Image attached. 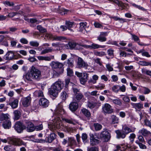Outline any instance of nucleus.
Returning a JSON list of instances; mask_svg holds the SVG:
<instances>
[{"label":"nucleus","mask_w":151,"mask_h":151,"mask_svg":"<svg viewBox=\"0 0 151 151\" xmlns=\"http://www.w3.org/2000/svg\"><path fill=\"white\" fill-rule=\"evenodd\" d=\"M13 114L14 115V119L17 120L19 119L21 115V113L20 111L18 110H14L13 112Z\"/></svg>","instance_id":"29"},{"label":"nucleus","mask_w":151,"mask_h":151,"mask_svg":"<svg viewBox=\"0 0 151 151\" xmlns=\"http://www.w3.org/2000/svg\"><path fill=\"white\" fill-rule=\"evenodd\" d=\"M42 72H44L45 74H44V77H47L49 76V72L50 68L47 66H43L42 68Z\"/></svg>","instance_id":"28"},{"label":"nucleus","mask_w":151,"mask_h":151,"mask_svg":"<svg viewBox=\"0 0 151 151\" xmlns=\"http://www.w3.org/2000/svg\"><path fill=\"white\" fill-rule=\"evenodd\" d=\"M31 99L30 96H28L22 99V103L24 107H27L29 104Z\"/></svg>","instance_id":"20"},{"label":"nucleus","mask_w":151,"mask_h":151,"mask_svg":"<svg viewBox=\"0 0 151 151\" xmlns=\"http://www.w3.org/2000/svg\"><path fill=\"white\" fill-rule=\"evenodd\" d=\"M97 38V40L101 42H104L106 40V38L105 37L102 36L100 35Z\"/></svg>","instance_id":"48"},{"label":"nucleus","mask_w":151,"mask_h":151,"mask_svg":"<svg viewBox=\"0 0 151 151\" xmlns=\"http://www.w3.org/2000/svg\"><path fill=\"white\" fill-rule=\"evenodd\" d=\"M37 29L41 33H44L46 31V29L44 28L41 25H38L37 26Z\"/></svg>","instance_id":"46"},{"label":"nucleus","mask_w":151,"mask_h":151,"mask_svg":"<svg viewBox=\"0 0 151 151\" xmlns=\"http://www.w3.org/2000/svg\"><path fill=\"white\" fill-rule=\"evenodd\" d=\"M54 55H50L48 56H45L44 58V60L50 61L51 60H54Z\"/></svg>","instance_id":"50"},{"label":"nucleus","mask_w":151,"mask_h":151,"mask_svg":"<svg viewBox=\"0 0 151 151\" xmlns=\"http://www.w3.org/2000/svg\"><path fill=\"white\" fill-rule=\"evenodd\" d=\"M14 128L18 133H21L25 129V125L21 122L17 121L15 124Z\"/></svg>","instance_id":"7"},{"label":"nucleus","mask_w":151,"mask_h":151,"mask_svg":"<svg viewBox=\"0 0 151 151\" xmlns=\"http://www.w3.org/2000/svg\"><path fill=\"white\" fill-rule=\"evenodd\" d=\"M93 126L95 129L96 131H98L101 130L102 128V126L98 123H94L93 124Z\"/></svg>","instance_id":"35"},{"label":"nucleus","mask_w":151,"mask_h":151,"mask_svg":"<svg viewBox=\"0 0 151 151\" xmlns=\"http://www.w3.org/2000/svg\"><path fill=\"white\" fill-rule=\"evenodd\" d=\"M52 68L53 69H60L64 66L63 64L57 61H52L50 64Z\"/></svg>","instance_id":"10"},{"label":"nucleus","mask_w":151,"mask_h":151,"mask_svg":"<svg viewBox=\"0 0 151 151\" xmlns=\"http://www.w3.org/2000/svg\"><path fill=\"white\" fill-rule=\"evenodd\" d=\"M112 101L115 104L121 106L122 104V102L121 100L118 99H113Z\"/></svg>","instance_id":"42"},{"label":"nucleus","mask_w":151,"mask_h":151,"mask_svg":"<svg viewBox=\"0 0 151 151\" xmlns=\"http://www.w3.org/2000/svg\"><path fill=\"white\" fill-rule=\"evenodd\" d=\"M2 126L5 129H9L11 127V122L9 118L4 122Z\"/></svg>","instance_id":"23"},{"label":"nucleus","mask_w":151,"mask_h":151,"mask_svg":"<svg viewBox=\"0 0 151 151\" xmlns=\"http://www.w3.org/2000/svg\"><path fill=\"white\" fill-rule=\"evenodd\" d=\"M99 143V140L94 138L92 140L91 144L92 145H96Z\"/></svg>","instance_id":"60"},{"label":"nucleus","mask_w":151,"mask_h":151,"mask_svg":"<svg viewBox=\"0 0 151 151\" xmlns=\"http://www.w3.org/2000/svg\"><path fill=\"white\" fill-rule=\"evenodd\" d=\"M29 44L31 46L35 47H37L39 45V43L37 42L34 41H30Z\"/></svg>","instance_id":"52"},{"label":"nucleus","mask_w":151,"mask_h":151,"mask_svg":"<svg viewBox=\"0 0 151 151\" xmlns=\"http://www.w3.org/2000/svg\"><path fill=\"white\" fill-rule=\"evenodd\" d=\"M95 55L96 56L102 57L106 55L105 52L103 51H97L95 53Z\"/></svg>","instance_id":"47"},{"label":"nucleus","mask_w":151,"mask_h":151,"mask_svg":"<svg viewBox=\"0 0 151 151\" xmlns=\"http://www.w3.org/2000/svg\"><path fill=\"white\" fill-rule=\"evenodd\" d=\"M76 43L75 42H70L68 44L67 46L70 49H75Z\"/></svg>","instance_id":"43"},{"label":"nucleus","mask_w":151,"mask_h":151,"mask_svg":"<svg viewBox=\"0 0 151 151\" xmlns=\"http://www.w3.org/2000/svg\"><path fill=\"white\" fill-rule=\"evenodd\" d=\"M107 52L109 56L113 57L114 56V50L111 49H109L107 50Z\"/></svg>","instance_id":"59"},{"label":"nucleus","mask_w":151,"mask_h":151,"mask_svg":"<svg viewBox=\"0 0 151 151\" xmlns=\"http://www.w3.org/2000/svg\"><path fill=\"white\" fill-rule=\"evenodd\" d=\"M5 60H9L16 58L15 55L13 51H8L4 56Z\"/></svg>","instance_id":"12"},{"label":"nucleus","mask_w":151,"mask_h":151,"mask_svg":"<svg viewBox=\"0 0 151 151\" xmlns=\"http://www.w3.org/2000/svg\"><path fill=\"white\" fill-rule=\"evenodd\" d=\"M97 105V103L94 101H88L87 102V106L89 108H93Z\"/></svg>","instance_id":"32"},{"label":"nucleus","mask_w":151,"mask_h":151,"mask_svg":"<svg viewBox=\"0 0 151 151\" xmlns=\"http://www.w3.org/2000/svg\"><path fill=\"white\" fill-rule=\"evenodd\" d=\"M141 70L142 73L151 76V70H147L144 68L142 69Z\"/></svg>","instance_id":"44"},{"label":"nucleus","mask_w":151,"mask_h":151,"mask_svg":"<svg viewBox=\"0 0 151 151\" xmlns=\"http://www.w3.org/2000/svg\"><path fill=\"white\" fill-rule=\"evenodd\" d=\"M86 48H90L91 49H97L99 48H103L106 47L105 45H101L95 43H93L91 45H87L84 46Z\"/></svg>","instance_id":"18"},{"label":"nucleus","mask_w":151,"mask_h":151,"mask_svg":"<svg viewBox=\"0 0 151 151\" xmlns=\"http://www.w3.org/2000/svg\"><path fill=\"white\" fill-rule=\"evenodd\" d=\"M66 62L68 64V67H72L74 66V61L73 59L71 58L68 59Z\"/></svg>","instance_id":"33"},{"label":"nucleus","mask_w":151,"mask_h":151,"mask_svg":"<svg viewBox=\"0 0 151 151\" xmlns=\"http://www.w3.org/2000/svg\"><path fill=\"white\" fill-rule=\"evenodd\" d=\"M102 111L104 114H111L114 111L110 105L106 103L102 106Z\"/></svg>","instance_id":"5"},{"label":"nucleus","mask_w":151,"mask_h":151,"mask_svg":"<svg viewBox=\"0 0 151 151\" xmlns=\"http://www.w3.org/2000/svg\"><path fill=\"white\" fill-rule=\"evenodd\" d=\"M139 133L144 136H148L151 134V133L149 131L144 128L140 130Z\"/></svg>","instance_id":"26"},{"label":"nucleus","mask_w":151,"mask_h":151,"mask_svg":"<svg viewBox=\"0 0 151 151\" xmlns=\"http://www.w3.org/2000/svg\"><path fill=\"white\" fill-rule=\"evenodd\" d=\"M100 136L103 138L106 142L108 141L111 137L110 133L106 130L103 131L101 132Z\"/></svg>","instance_id":"16"},{"label":"nucleus","mask_w":151,"mask_h":151,"mask_svg":"<svg viewBox=\"0 0 151 151\" xmlns=\"http://www.w3.org/2000/svg\"><path fill=\"white\" fill-rule=\"evenodd\" d=\"M19 12H12L8 14L7 16L9 17L12 18L17 14H20Z\"/></svg>","instance_id":"53"},{"label":"nucleus","mask_w":151,"mask_h":151,"mask_svg":"<svg viewBox=\"0 0 151 151\" xmlns=\"http://www.w3.org/2000/svg\"><path fill=\"white\" fill-rule=\"evenodd\" d=\"M57 135L54 132L51 133L47 137L45 138V141L47 143H50L56 138Z\"/></svg>","instance_id":"14"},{"label":"nucleus","mask_w":151,"mask_h":151,"mask_svg":"<svg viewBox=\"0 0 151 151\" xmlns=\"http://www.w3.org/2000/svg\"><path fill=\"white\" fill-rule=\"evenodd\" d=\"M88 74L86 73H83V76L80 78V82L81 84L84 85L87 81L88 79Z\"/></svg>","instance_id":"21"},{"label":"nucleus","mask_w":151,"mask_h":151,"mask_svg":"<svg viewBox=\"0 0 151 151\" xmlns=\"http://www.w3.org/2000/svg\"><path fill=\"white\" fill-rule=\"evenodd\" d=\"M87 151H99V150L97 147L94 146L90 148H88Z\"/></svg>","instance_id":"58"},{"label":"nucleus","mask_w":151,"mask_h":151,"mask_svg":"<svg viewBox=\"0 0 151 151\" xmlns=\"http://www.w3.org/2000/svg\"><path fill=\"white\" fill-rule=\"evenodd\" d=\"M73 100L75 101L78 103L81 101H84L86 99H85L84 96L82 93H78L75 94Z\"/></svg>","instance_id":"11"},{"label":"nucleus","mask_w":151,"mask_h":151,"mask_svg":"<svg viewBox=\"0 0 151 151\" xmlns=\"http://www.w3.org/2000/svg\"><path fill=\"white\" fill-rule=\"evenodd\" d=\"M10 144L15 146H20L24 145L26 147V143L24 142L22 140L18 138H12L9 140Z\"/></svg>","instance_id":"4"},{"label":"nucleus","mask_w":151,"mask_h":151,"mask_svg":"<svg viewBox=\"0 0 151 151\" xmlns=\"http://www.w3.org/2000/svg\"><path fill=\"white\" fill-rule=\"evenodd\" d=\"M68 11V10L64 8H61L59 9L58 12L61 15H63L67 14Z\"/></svg>","instance_id":"39"},{"label":"nucleus","mask_w":151,"mask_h":151,"mask_svg":"<svg viewBox=\"0 0 151 151\" xmlns=\"http://www.w3.org/2000/svg\"><path fill=\"white\" fill-rule=\"evenodd\" d=\"M77 65L79 68H84L87 69L88 65L86 62H85L81 58H78V59Z\"/></svg>","instance_id":"9"},{"label":"nucleus","mask_w":151,"mask_h":151,"mask_svg":"<svg viewBox=\"0 0 151 151\" xmlns=\"http://www.w3.org/2000/svg\"><path fill=\"white\" fill-rule=\"evenodd\" d=\"M65 113V111L63 108V106L60 104H58L55 110V123H56V124H58V123L59 124V122L61 121L62 119L63 121L66 122L75 124L77 123V121L75 119L70 117L67 118H63L62 116Z\"/></svg>","instance_id":"1"},{"label":"nucleus","mask_w":151,"mask_h":151,"mask_svg":"<svg viewBox=\"0 0 151 151\" xmlns=\"http://www.w3.org/2000/svg\"><path fill=\"white\" fill-rule=\"evenodd\" d=\"M116 134V138L118 139H123L126 137V135L123 132L122 130H117L115 131Z\"/></svg>","instance_id":"19"},{"label":"nucleus","mask_w":151,"mask_h":151,"mask_svg":"<svg viewBox=\"0 0 151 151\" xmlns=\"http://www.w3.org/2000/svg\"><path fill=\"white\" fill-rule=\"evenodd\" d=\"M25 129L28 132H32L35 130V126L33 123L30 121L25 122Z\"/></svg>","instance_id":"8"},{"label":"nucleus","mask_w":151,"mask_h":151,"mask_svg":"<svg viewBox=\"0 0 151 151\" xmlns=\"http://www.w3.org/2000/svg\"><path fill=\"white\" fill-rule=\"evenodd\" d=\"M3 4L9 6H13L14 5V4L13 2H10L8 1H4Z\"/></svg>","instance_id":"45"},{"label":"nucleus","mask_w":151,"mask_h":151,"mask_svg":"<svg viewBox=\"0 0 151 151\" xmlns=\"http://www.w3.org/2000/svg\"><path fill=\"white\" fill-rule=\"evenodd\" d=\"M67 74L68 76H73V70L69 67H68L67 69Z\"/></svg>","instance_id":"49"},{"label":"nucleus","mask_w":151,"mask_h":151,"mask_svg":"<svg viewBox=\"0 0 151 151\" xmlns=\"http://www.w3.org/2000/svg\"><path fill=\"white\" fill-rule=\"evenodd\" d=\"M75 24L74 22H71L69 21L66 20L65 21V24L67 27L68 29L72 32H74V31L71 28L73 25H75Z\"/></svg>","instance_id":"27"},{"label":"nucleus","mask_w":151,"mask_h":151,"mask_svg":"<svg viewBox=\"0 0 151 151\" xmlns=\"http://www.w3.org/2000/svg\"><path fill=\"white\" fill-rule=\"evenodd\" d=\"M119 86L115 85L111 87L112 91L115 93H117L119 91Z\"/></svg>","instance_id":"38"},{"label":"nucleus","mask_w":151,"mask_h":151,"mask_svg":"<svg viewBox=\"0 0 151 151\" xmlns=\"http://www.w3.org/2000/svg\"><path fill=\"white\" fill-rule=\"evenodd\" d=\"M131 105L133 106V108H134L136 110L139 111L141 109L143 108V104L141 103L131 104Z\"/></svg>","instance_id":"22"},{"label":"nucleus","mask_w":151,"mask_h":151,"mask_svg":"<svg viewBox=\"0 0 151 151\" xmlns=\"http://www.w3.org/2000/svg\"><path fill=\"white\" fill-rule=\"evenodd\" d=\"M49 101L45 98H42L40 99L39 104L43 108H46L49 105Z\"/></svg>","instance_id":"17"},{"label":"nucleus","mask_w":151,"mask_h":151,"mask_svg":"<svg viewBox=\"0 0 151 151\" xmlns=\"http://www.w3.org/2000/svg\"><path fill=\"white\" fill-rule=\"evenodd\" d=\"M81 138L83 142H86L87 139V135L86 133H83L82 134Z\"/></svg>","instance_id":"54"},{"label":"nucleus","mask_w":151,"mask_h":151,"mask_svg":"<svg viewBox=\"0 0 151 151\" xmlns=\"http://www.w3.org/2000/svg\"><path fill=\"white\" fill-rule=\"evenodd\" d=\"M8 114H2L0 115V120L1 121L6 120L9 118L8 117Z\"/></svg>","instance_id":"36"},{"label":"nucleus","mask_w":151,"mask_h":151,"mask_svg":"<svg viewBox=\"0 0 151 151\" xmlns=\"http://www.w3.org/2000/svg\"><path fill=\"white\" fill-rule=\"evenodd\" d=\"M60 97L63 100H65L66 99L67 97H68V95L67 94V93L65 91H63L61 93Z\"/></svg>","instance_id":"40"},{"label":"nucleus","mask_w":151,"mask_h":151,"mask_svg":"<svg viewBox=\"0 0 151 151\" xmlns=\"http://www.w3.org/2000/svg\"><path fill=\"white\" fill-rule=\"evenodd\" d=\"M81 111L83 114L88 119H89L91 116V114L89 111L86 109L83 108L81 109Z\"/></svg>","instance_id":"24"},{"label":"nucleus","mask_w":151,"mask_h":151,"mask_svg":"<svg viewBox=\"0 0 151 151\" xmlns=\"http://www.w3.org/2000/svg\"><path fill=\"white\" fill-rule=\"evenodd\" d=\"M122 145H117L116 146V149H115L114 151H122Z\"/></svg>","instance_id":"64"},{"label":"nucleus","mask_w":151,"mask_h":151,"mask_svg":"<svg viewBox=\"0 0 151 151\" xmlns=\"http://www.w3.org/2000/svg\"><path fill=\"white\" fill-rule=\"evenodd\" d=\"M7 105H9L12 109L17 108L18 106L19 100L14 98H10L9 101H7Z\"/></svg>","instance_id":"6"},{"label":"nucleus","mask_w":151,"mask_h":151,"mask_svg":"<svg viewBox=\"0 0 151 151\" xmlns=\"http://www.w3.org/2000/svg\"><path fill=\"white\" fill-rule=\"evenodd\" d=\"M105 87V85L101 83H99L98 85L96 86V88L97 90H101L104 88Z\"/></svg>","instance_id":"51"},{"label":"nucleus","mask_w":151,"mask_h":151,"mask_svg":"<svg viewBox=\"0 0 151 151\" xmlns=\"http://www.w3.org/2000/svg\"><path fill=\"white\" fill-rule=\"evenodd\" d=\"M4 149L6 151H16L15 147L10 145L5 146Z\"/></svg>","instance_id":"31"},{"label":"nucleus","mask_w":151,"mask_h":151,"mask_svg":"<svg viewBox=\"0 0 151 151\" xmlns=\"http://www.w3.org/2000/svg\"><path fill=\"white\" fill-rule=\"evenodd\" d=\"M111 123L113 124H118L119 122V118L116 115H112L111 116L110 118Z\"/></svg>","instance_id":"25"},{"label":"nucleus","mask_w":151,"mask_h":151,"mask_svg":"<svg viewBox=\"0 0 151 151\" xmlns=\"http://www.w3.org/2000/svg\"><path fill=\"white\" fill-rule=\"evenodd\" d=\"M136 142L137 144L138 145L140 148L143 149L146 148V146L145 145L142 144V143L138 141H136Z\"/></svg>","instance_id":"55"},{"label":"nucleus","mask_w":151,"mask_h":151,"mask_svg":"<svg viewBox=\"0 0 151 151\" xmlns=\"http://www.w3.org/2000/svg\"><path fill=\"white\" fill-rule=\"evenodd\" d=\"M87 45H80L78 43H76L75 49L76 50H80L82 49V47H84L86 48L84 46Z\"/></svg>","instance_id":"41"},{"label":"nucleus","mask_w":151,"mask_h":151,"mask_svg":"<svg viewBox=\"0 0 151 151\" xmlns=\"http://www.w3.org/2000/svg\"><path fill=\"white\" fill-rule=\"evenodd\" d=\"M66 40V38L62 36L54 35L53 40L63 41Z\"/></svg>","instance_id":"34"},{"label":"nucleus","mask_w":151,"mask_h":151,"mask_svg":"<svg viewBox=\"0 0 151 151\" xmlns=\"http://www.w3.org/2000/svg\"><path fill=\"white\" fill-rule=\"evenodd\" d=\"M130 34L132 36V39L134 41L137 42L139 40V38L137 35L133 34L132 33H130Z\"/></svg>","instance_id":"63"},{"label":"nucleus","mask_w":151,"mask_h":151,"mask_svg":"<svg viewBox=\"0 0 151 151\" xmlns=\"http://www.w3.org/2000/svg\"><path fill=\"white\" fill-rule=\"evenodd\" d=\"M64 86V81L59 79L51 86L49 90V93L50 95L56 97L58 95L59 92L63 89Z\"/></svg>","instance_id":"3"},{"label":"nucleus","mask_w":151,"mask_h":151,"mask_svg":"<svg viewBox=\"0 0 151 151\" xmlns=\"http://www.w3.org/2000/svg\"><path fill=\"white\" fill-rule=\"evenodd\" d=\"M25 81H32V79L39 81L42 78L41 72L35 66H32L30 70L23 76Z\"/></svg>","instance_id":"2"},{"label":"nucleus","mask_w":151,"mask_h":151,"mask_svg":"<svg viewBox=\"0 0 151 151\" xmlns=\"http://www.w3.org/2000/svg\"><path fill=\"white\" fill-rule=\"evenodd\" d=\"M35 95L38 97L42 96H43L42 92L40 90L35 91L34 92Z\"/></svg>","instance_id":"56"},{"label":"nucleus","mask_w":151,"mask_h":151,"mask_svg":"<svg viewBox=\"0 0 151 151\" xmlns=\"http://www.w3.org/2000/svg\"><path fill=\"white\" fill-rule=\"evenodd\" d=\"M78 107V103L75 101L71 102L69 106V109L72 112H74L76 111Z\"/></svg>","instance_id":"15"},{"label":"nucleus","mask_w":151,"mask_h":151,"mask_svg":"<svg viewBox=\"0 0 151 151\" xmlns=\"http://www.w3.org/2000/svg\"><path fill=\"white\" fill-rule=\"evenodd\" d=\"M20 42L24 44H27L28 43V41L27 40L24 38H22L20 40Z\"/></svg>","instance_id":"61"},{"label":"nucleus","mask_w":151,"mask_h":151,"mask_svg":"<svg viewBox=\"0 0 151 151\" xmlns=\"http://www.w3.org/2000/svg\"><path fill=\"white\" fill-rule=\"evenodd\" d=\"M68 146L71 147L76 144V142L74 138L73 137H68Z\"/></svg>","instance_id":"30"},{"label":"nucleus","mask_w":151,"mask_h":151,"mask_svg":"<svg viewBox=\"0 0 151 151\" xmlns=\"http://www.w3.org/2000/svg\"><path fill=\"white\" fill-rule=\"evenodd\" d=\"M145 125L146 126L148 127L151 128V123L150 121L147 119L144 120Z\"/></svg>","instance_id":"57"},{"label":"nucleus","mask_w":151,"mask_h":151,"mask_svg":"<svg viewBox=\"0 0 151 151\" xmlns=\"http://www.w3.org/2000/svg\"><path fill=\"white\" fill-rule=\"evenodd\" d=\"M136 137V135L134 133H132L129 136V139L130 140L131 142L132 143L134 141V139Z\"/></svg>","instance_id":"62"},{"label":"nucleus","mask_w":151,"mask_h":151,"mask_svg":"<svg viewBox=\"0 0 151 151\" xmlns=\"http://www.w3.org/2000/svg\"><path fill=\"white\" fill-rule=\"evenodd\" d=\"M54 50L51 47H48L43 50H42L41 54L42 55L47 53L49 52H52Z\"/></svg>","instance_id":"37"},{"label":"nucleus","mask_w":151,"mask_h":151,"mask_svg":"<svg viewBox=\"0 0 151 151\" xmlns=\"http://www.w3.org/2000/svg\"><path fill=\"white\" fill-rule=\"evenodd\" d=\"M122 130L126 135L130 133L134 132L135 131V128L133 127H129L127 126H124L123 127Z\"/></svg>","instance_id":"13"}]
</instances>
